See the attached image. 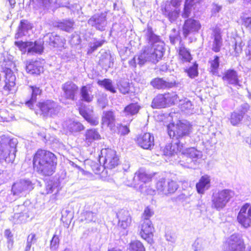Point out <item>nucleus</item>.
<instances>
[{"label":"nucleus","instance_id":"f257e3e1","mask_svg":"<svg viewBox=\"0 0 251 251\" xmlns=\"http://www.w3.org/2000/svg\"><path fill=\"white\" fill-rule=\"evenodd\" d=\"M144 32L149 45L144 47L137 58L138 64L140 66L147 62L157 63L161 59L164 52V43L153 33L152 28L148 27Z\"/></svg>","mask_w":251,"mask_h":251},{"label":"nucleus","instance_id":"f03ea898","mask_svg":"<svg viewBox=\"0 0 251 251\" xmlns=\"http://www.w3.org/2000/svg\"><path fill=\"white\" fill-rule=\"evenodd\" d=\"M33 163L34 170L38 173L50 176L55 172L57 159L52 152L39 150L34 156Z\"/></svg>","mask_w":251,"mask_h":251},{"label":"nucleus","instance_id":"7ed1b4c3","mask_svg":"<svg viewBox=\"0 0 251 251\" xmlns=\"http://www.w3.org/2000/svg\"><path fill=\"white\" fill-rule=\"evenodd\" d=\"M17 139L10 138L5 135L0 136V159L7 162H13L16 152Z\"/></svg>","mask_w":251,"mask_h":251},{"label":"nucleus","instance_id":"20e7f679","mask_svg":"<svg viewBox=\"0 0 251 251\" xmlns=\"http://www.w3.org/2000/svg\"><path fill=\"white\" fill-rule=\"evenodd\" d=\"M0 58V63L3 68L5 73V84L3 87V93L8 95L9 92L14 90L15 86L16 77L11 70V68L15 67V65L11 58L9 57H3Z\"/></svg>","mask_w":251,"mask_h":251},{"label":"nucleus","instance_id":"39448f33","mask_svg":"<svg viewBox=\"0 0 251 251\" xmlns=\"http://www.w3.org/2000/svg\"><path fill=\"white\" fill-rule=\"evenodd\" d=\"M167 129L170 137L178 140V142L189 136L192 131V126L186 121H179L176 125H169Z\"/></svg>","mask_w":251,"mask_h":251},{"label":"nucleus","instance_id":"423d86ee","mask_svg":"<svg viewBox=\"0 0 251 251\" xmlns=\"http://www.w3.org/2000/svg\"><path fill=\"white\" fill-rule=\"evenodd\" d=\"M230 189H223L214 192L211 197V207L218 211L223 209L234 196Z\"/></svg>","mask_w":251,"mask_h":251},{"label":"nucleus","instance_id":"0eeeda50","mask_svg":"<svg viewBox=\"0 0 251 251\" xmlns=\"http://www.w3.org/2000/svg\"><path fill=\"white\" fill-rule=\"evenodd\" d=\"M99 161L103 163L102 168L112 169L119 164V158L116 151L111 149H103L101 151Z\"/></svg>","mask_w":251,"mask_h":251},{"label":"nucleus","instance_id":"6e6552de","mask_svg":"<svg viewBox=\"0 0 251 251\" xmlns=\"http://www.w3.org/2000/svg\"><path fill=\"white\" fill-rule=\"evenodd\" d=\"M33 184L29 179H20L15 182L11 188L13 198L8 199L10 201L16 200L17 197L25 196L34 188Z\"/></svg>","mask_w":251,"mask_h":251},{"label":"nucleus","instance_id":"1a4fd4ad","mask_svg":"<svg viewBox=\"0 0 251 251\" xmlns=\"http://www.w3.org/2000/svg\"><path fill=\"white\" fill-rule=\"evenodd\" d=\"M179 97L175 93L159 94L152 101L151 106L154 108H161L170 106L177 102Z\"/></svg>","mask_w":251,"mask_h":251},{"label":"nucleus","instance_id":"9d476101","mask_svg":"<svg viewBox=\"0 0 251 251\" xmlns=\"http://www.w3.org/2000/svg\"><path fill=\"white\" fill-rule=\"evenodd\" d=\"M245 248L243 240L237 234H233L228 237L223 246L224 251H244Z\"/></svg>","mask_w":251,"mask_h":251},{"label":"nucleus","instance_id":"9b49d317","mask_svg":"<svg viewBox=\"0 0 251 251\" xmlns=\"http://www.w3.org/2000/svg\"><path fill=\"white\" fill-rule=\"evenodd\" d=\"M62 99L74 101L78 92V87L73 81H68L61 86Z\"/></svg>","mask_w":251,"mask_h":251},{"label":"nucleus","instance_id":"f8f14e48","mask_svg":"<svg viewBox=\"0 0 251 251\" xmlns=\"http://www.w3.org/2000/svg\"><path fill=\"white\" fill-rule=\"evenodd\" d=\"M237 219L244 228H247L251 226V204L246 203L241 207Z\"/></svg>","mask_w":251,"mask_h":251},{"label":"nucleus","instance_id":"ddd939ff","mask_svg":"<svg viewBox=\"0 0 251 251\" xmlns=\"http://www.w3.org/2000/svg\"><path fill=\"white\" fill-rule=\"evenodd\" d=\"M15 44L21 49L25 48L28 55L41 54L43 51V45L42 42H15Z\"/></svg>","mask_w":251,"mask_h":251},{"label":"nucleus","instance_id":"4468645a","mask_svg":"<svg viewBox=\"0 0 251 251\" xmlns=\"http://www.w3.org/2000/svg\"><path fill=\"white\" fill-rule=\"evenodd\" d=\"M38 107L44 116L47 117H51L55 115L60 110L58 104L50 100L39 102L38 104Z\"/></svg>","mask_w":251,"mask_h":251},{"label":"nucleus","instance_id":"2eb2a0df","mask_svg":"<svg viewBox=\"0 0 251 251\" xmlns=\"http://www.w3.org/2000/svg\"><path fill=\"white\" fill-rule=\"evenodd\" d=\"M141 237L148 242L152 241L154 230V227L150 220H141L139 226Z\"/></svg>","mask_w":251,"mask_h":251},{"label":"nucleus","instance_id":"dca6fc26","mask_svg":"<svg viewBox=\"0 0 251 251\" xmlns=\"http://www.w3.org/2000/svg\"><path fill=\"white\" fill-rule=\"evenodd\" d=\"M250 106L248 103H243L230 114L229 121L233 126L239 125L246 114L248 112Z\"/></svg>","mask_w":251,"mask_h":251},{"label":"nucleus","instance_id":"f3484780","mask_svg":"<svg viewBox=\"0 0 251 251\" xmlns=\"http://www.w3.org/2000/svg\"><path fill=\"white\" fill-rule=\"evenodd\" d=\"M106 17L105 13L96 14L89 19L88 24L98 30H104L107 25Z\"/></svg>","mask_w":251,"mask_h":251},{"label":"nucleus","instance_id":"a211bd4d","mask_svg":"<svg viewBox=\"0 0 251 251\" xmlns=\"http://www.w3.org/2000/svg\"><path fill=\"white\" fill-rule=\"evenodd\" d=\"M177 150L182 152L184 156H189L192 159H195L197 162H199V160L202 157L201 152L197 150L194 148H185L183 143L179 141L176 143Z\"/></svg>","mask_w":251,"mask_h":251},{"label":"nucleus","instance_id":"6ab92c4d","mask_svg":"<svg viewBox=\"0 0 251 251\" xmlns=\"http://www.w3.org/2000/svg\"><path fill=\"white\" fill-rule=\"evenodd\" d=\"M201 25L199 21L190 18L186 20L183 26V34L185 37L198 32Z\"/></svg>","mask_w":251,"mask_h":251},{"label":"nucleus","instance_id":"aec40b11","mask_svg":"<svg viewBox=\"0 0 251 251\" xmlns=\"http://www.w3.org/2000/svg\"><path fill=\"white\" fill-rule=\"evenodd\" d=\"M25 65L27 73L30 74L38 75L43 72V64L40 60H27Z\"/></svg>","mask_w":251,"mask_h":251},{"label":"nucleus","instance_id":"412c9836","mask_svg":"<svg viewBox=\"0 0 251 251\" xmlns=\"http://www.w3.org/2000/svg\"><path fill=\"white\" fill-rule=\"evenodd\" d=\"M118 219V226L123 229H126L131 223L130 214L126 210L121 209L116 214Z\"/></svg>","mask_w":251,"mask_h":251},{"label":"nucleus","instance_id":"4be33fe9","mask_svg":"<svg viewBox=\"0 0 251 251\" xmlns=\"http://www.w3.org/2000/svg\"><path fill=\"white\" fill-rule=\"evenodd\" d=\"M151 85L157 89H165L172 88L176 86L175 80H166L163 78L156 77L153 79L150 82Z\"/></svg>","mask_w":251,"mask_h":251},{"label":"nucleus","instance_id":"5701e85b","mask_svg":"<svg viewBox=\"0 0 251 251\" xmlns=\"http://www.w3.org/2000/svg\"><path fill=\"white\" fill-rule=\"evenodd\" d=\"M137 142L141 148L151 150L154 146V137L149 133H146L138 138Z\"/></svg>","mask_w":251,"mask_h":251},{"label":"nucleus","instance_id":"b1692460","mask_svg":"<svg viewBox=\"0 0 251 251\" xmlns=\"http://www.w3.org/2000/svg\"><path fill=\"white\" fill-rule=\"evenodd\" d=\"M203 0H185L184 7L181 16L183 18H188L191 14L192 8H197Z\"/></svg>","mask_w":251,"mask_h":251},{"label":"nucleus","instance_id":"393cba45","mask_svg":"<svg viewBox=\"0 0 251 251\" xmlns=\"http://www.w3.org/2000/svg\"><path fill=\"white\" fill-rule=\"evenodd\" d=\"M100 135L98 130L91 128L86 130L84 134V141L85 144L89 146L95 141L100 139Z\"/></svg>","mask_w":251,"mask_h":251},{"label":"nucleus","instance_id":"a878e982","mask_svg":"<svg viewBox=\"0 0 251 251\" xmlns=\"http://www.w3.org/2000/svg\"><path fill=\"white\" fill-rule=\"evenodd\" d=\"M178 7L173 6L171 4H166L165 7L164 14L171 23L175 22L179 16V10Z\"/></svg>","mask_w":251,"mask_h":251},{"label":"nucleus","instance_id":"bb28decb","mask_svg":"<svg viewBox=\"0 0 251 251\" xmlns=\"http://www.w3.org/2000/svg\"><path fill=\"white\" fill-rule=\"evenodd\" d=\"M210 178L207 175L202 176L198 183L196 184V188L199 194H204L205 190H208L210 186Z\"/></svg>","mask_w":251,"mask_h":251},{"label":"nucleus","instance_id":"cd10ccee","mask_svg":"<svg viewBox=\"0 0 251 251\" xmlns=\"http://www.w3.org/2000/svg\"><path fill=\"white\" fill-rule=\"evenodd\" d=\"M223 80L229 84L234 86L239 84L237 72L233 70H228L226 71L223 77Z\"/></svg>","mask_w":251,"mask_h":251},{"label":"nucleus","instance_id":"c85d7f7f","mask_svg":"<svg viewBox=\"0 0 251 251\" xmlns=\"http://www.w3.org/2000/svg\"><path fill=\"white\" fill-rule=\"evenodd\" d=\"M102 124L110 128L115 126V117L112 111H103L102 116Z\"/></svg>","mask_w":251,"mask_h":251},{"label":"nucleus","instance_id":"c756f323","mask_svg":"<svg viewBox=\"0 0 251 251\" xmlns=\"http://www.w3.org/2000/svg\"><path fill=\"white\" fill-rule=\"evenodd\" d=\"M31 28L32 26L28 21L25 20H21L18 26V31L15 34V38L18 39L26 35L28 30L31 29Z\"/></svg>","mask_w":251,"mask_h":251},{"label":"nucleus","instance_id":"7c9ffc66","mask_svg":"<svg viewBox=\"0 0 251 251\" xmlns=\"http://www.w3.org/2000/svg\"><path fill=\"white\" fill-rule=\"evenodd\" d=\"M140 108V106L137 103H130L125 107L122 112L123 116L129 118L131 122L132 120L131 117L137 114Z\"/></svg>","mask_w":251,"mask_h":251},{"label":"nucleus","instance_id":"2f4dec72","mask_svg":"<svg viewBox=\"0 0 251 251\" xmlns=\"http://www.w3.org/2000/svg\"><path fill=\"white\" fill-rule=\"evenodd\" d=\"M136 179L139 180L142 182V184H147L151 180V177L150 175H148L144 171L140 170L135 174V176L133 177V183H131V186L135 187L136 184L135 181Z\"/></svg>","mask_w":251,"mask_h":251},{"label":"nucleus","instance_id":"473e14b6","mask_svg":"<svg viewBox=\"0 0 251 251\" xmlns=\"http://www.w3.org/2000/svg\"><path fill=\"white\" fill-rule=\"evenodd\" d=\"M213 36L214 41L212 46V50L215 52L220 51L222 46V38L221 31L218 28H215L213 31Z\"/></svg>","mask_w":251,"mask_h":251},{"label":"nucleus","instance_id":"72a5a7b5","mask_svg":"<svg viewBox=\"0 0 251 251\" xmlns=\"http://www.w3.org/2000/svg\"><path fill=\"white\" fill-rule=\"evenodd\" d=\"M178 59L183 63L189 62L192 59L190 50L182 45H180L179 47Z\"/></svg>","mask_w":251,"mask_h":251},{"label":"nucleus","instance_id":"f704fd0d","mask_svg":"<svg viewBox=\"0 0 251 251\" xmlns=\"http://www.w3.org/2000/svg\"><path fill=\"white\" fill-rule=\"evenodd\" d=\"M32 94L30 99L25 102V105L30 109L33 107L34 103L36 102L37 96L41 95L42 90L36 86H31Z\"/></svg>","mask_w":251,"mask_h":251},{"label":"nucleus","instance_id":"c9c22d12","mask_svg":"<svg viewBox=\"0 0 251 251\" xmlns=\"http://www.w3.org/2000/svg\"><path fill=\"white\" fill-rule=\"evenodd\" d=\"M75 22L72 20H63L56 23L55 25L59 29L66 32H71L74 29Z\"/></svg>","mask_w":251,"mask_h":251},{"label":"nucleus","instance_id":"e433bc0d","mask_svg":"<svg viewBox=\"0 0 251 251\" xmlns=\"http://www.w3.org/2000/svg\"><path fill=\"white\" fill-rule=\"evenodd\" d=\"M179 101V106L180 108L182 111L186 113H189L193 109V105L190 100L187 98L180 100L179 98L177 99V101Z\"/></svg>","mask_w":251,"mask_h":251},{"label":"nucleus","instance_id":"4c0bfd02","mask_svg":"<svg viewBox=\"0 0 251 251\" xmlns=\"http://www.w3.org/2000/svg\"><path fill=\"white\" fill-rule=\"evenodd\" d=\"M90 88L83 86L80 89V95L81 100L87 102H90L93 100V96L91 94Z\"/></svg>","mask_w":251,"mask_h":251},{"label":"nucleus","instance_id":"58836bf2","mask_svg":"<svg viewBox=\"0 0 251 251\" xmlns=\"http://www.w3.org/2000/svg\"><path fill=\"white\" fill-rule=\"evenodd\" d=\"M183 160L181 161V165L188 168L195 169L200 162H197L195 159H192L189 156H184L183 154Z\"/></svg>","mask_w":251,"mask_h":251},{"label":"nucleus","instance_id":"ea45409f","mask_svg":"<svg viewBox=\"0 0 251 251\" xmlns=\"http://www.w3.org/2000/svg\"><path fill=\"white\" fill-rule=\"evenodd\" d=\"M98 84L99 85L103 87L106 90L113 93H115L116 92L112 84V80L109 79L105 78L102 80H99Z\"/></svg>","mask_w":251,"mask_h":251},{"label":"nucleus","instance_id":"a19ab883","mask_svg":"<svg viewBox=\"0 0 251 251\" xmlns=\"http://www.w3.org/2000/svg\"><path fill=\"white\" fill-rule=\"evenodd\" d=\"M67 128L71 132H78L84 129L83 126L80 123L70 121L67 125Z\"/></svg>","mask_w":251,"mask_h":251},{"label":"nucleus","instance_id":"79ce46f5","mask_svg":"<svg viewBox=\"0 0 251 251\" xmlns=\"http://www.w3.org/2000/svg\"><path fill=\"white\" fill-rule=\"evenodd\" d=\"M167 180H165L164 178L160 179L156 183L157 191L161 194L166 195L167 192H166V190H167Z\"/></svg>","mask_w":251,"mask_h":251},{"label":"nucleus","instance_id":"37998d69","mask_svg":"<svg viewBox=\"0 0 251 251\" xmlns=\"http://www.w3.org/2000/svg\"><path fill=\"white\" fill-rule=\"evenodd\" d=\"M167 180H165L164 178L160 179L156 183L157 191L161 194L166 195L167 192H166V190H167Z\"/></svg>","mask_w":251,"mask_h":251},{"label":"nucleus","instance_id":"c03bdc74","mask_svg":"<svg viewBox=\"0 0 251 251\" xmlns=\"http://www.w3.org/2000/svg\"><path fill=\"white\" fill-rule=\"evenodd\" d=\"M57 184L54 181L50 180H49L46 185V190L45 192L42 193V194L46 195L50 193H52L54 191L58 192V189L57 188Z\"/></svg>","mask_w":251,"mask_h":251},{"label":"nucleus","instance_id":"a18cd8bd","mask_svg":"<svg viewBox=\"0 0 251 251\" xmlns=\"http://www.w3.org/2000/svg\"><path fill=\"white\" fill-rule=\"evenodd\" d=\"M128 250L129 251H145V249L141 242L134 241L129 244Z\"/></svg>","mask_w":251,"mask_h":251},{"label":"nucleus","instance_id":"49530a36","mask_svg":"<svg viewBox=\"0 0 251 251\" xmlns=\"http://www.w3.org/2000/svg\"><path fill=\"white\" fill-rule=\"evenodd\" d=\"M138 189L142 193L147 195H153L155 194V190L146 184H140Z\"/></svg>","mask_w":251,"mask_h":251},{"label":"nucleus","instance_id":"de8ad7c7","mask_svg":"<svg viewBox=\"0 0 251 251\" xmlns=\"http://www.w3.org/2000/svg\"><path fill=\"white\" fill-rule=\"evenodd\" d=\"M48 36L49 37L48 42L49 43L50 45L53 47H57L61 43V39L58 35L50 34H48Z\"/></svg>","mask_w":251,"mask_h":251},{"label":"nucleus","instance_id":"09e8293b","mask_svg":"<svg viewBox=\"0 0 251 251\" xmlns=\"http://www.w3.org/2000/svg\"><path fill=\"white\" fill-rule=\"evenodd\" d=\"M209 63L210 64L211 72L213 74H215L219 67V57L217 55H215L213 57V59L211 58L210 59Z\"/></svg>","mask_w":251,"mask_h":251},{"label":"nucleus","instance_id":"8fccbe9b","mask_svg":"<svg viewBox=\"0 0 251 251\" xmlns=\"http://www.w3.org/2000/svg\"><path fill=\"white\" fill-rule=\"evenodd\" d=\"M167 189L166 195L169 194L174 193L178 188V185L176 183L172 180H167Z\"/></svg>","mask_w":251,"mask_h":251},{"label":"nucleus","instance_id":"3c124183","mask_svg":"<svg viewBox=\"0 0 251 251\" xmlns=\"http://www.w3.org/2000/svg\"><path fill=\"white\" fill-rule=\"evenodd\" d=\"M180 39L179 36V32L176 30L175 28H173L171 30V33L170 35V40L171 43L173 45H175L177 42L179 41Z\"/></svg>","mask_w":251,"mask_h":251},{"label":"nucleus","instance_id":"603ef678","mask_svg":"<svg viewBox=\"0 0 251 251\" xmlns=\"http://www.w3.org/2000/svg\"><path fill=\"white\" fill-rule=\"evenodd\" d=\"M198 64L195 63L191 67H189L186 70V72L190 77L193 78L198 75Z\"/></svg>","mask_w":251,"mask_h":251},{"label":"nucleus","instance_id":"864d4df0","mask_svg":"<svg viewBox=\"0 0 251 251\" xmlns=\"http://www.w3.org/2000/svg\"><path fill=\"white\" fill-rule=\"evenodd\" d=\"M36 240V235L34 233L29 234L27 238L25 251H29L30 250L32 244H34Z\"/></svg>","mask_w":251,"mask_h":251},{"label":"nucleus","instance_id":"5fc2aeb1","mask_svg":"<svg viewBox=\"0 0 251 251\" xmlns=\"http://www.w3.org/2000/svg\"><path fill=\"white\" fill-rule=\"evenodd\" d=\"M105 42V40H101L99 41H97L93 43L90 44V49L88 50V53H91L94 51L96 50L98 48L101 47L103 43Z\"/></svg>","mask_w":251,"mask_h":251},{"label":"nucleus","instance_id":"6e6d98bb","mask_svg":"<svg viewBox=\"0 0 251 251\" xmlns=\"http://www.w3.org/2000/svg\"><path fill=\"white\" fill-rule=\"evenodd\" d=\"M85 220L88 222H96L97 220L96 214L91 211H87L84 213Z\"/></svg>","mask_w":251,"mask_h":251},{"label":"nucleus","instance_id":"4d7b16f0","mask_svg":"<svg viewBox=\"0 0 251 251\" xmlns=\"http://www.w3.org/2000/svg\"><path fill=\"white\" fill-rule=\"evenodd\" d=\"M154 214L153 211L149 207L145 208L144 212L142 215V220H150V218Z\"/></svg>","mask_w":251,"mask_h":251},{"label":"nucleus","instance_id":"13d9d810","mask_svg":"<svg viewBox=\"0 0 251 251\" xmlns=\"http://www.w3.org/2000/svg\"><path fill=\"white\" fill-rule=\"evenodd\" d=\"M164 154L166 156H173L176 152L175 151V147L170 145H167L164 149Z\"/></svg>","mask_w":251,"mask_h":251},{"label":"nucleus","instance_id":"bf43d9fd","mask_svg":"<svg viewBox=\"0 0 251 251\" xmlns=\"http://www.w3.org/2000/svg\"><path fill=\"white\" fill-rule=\"evenodd\" d=\"M192 248L194 251H203L201 240L197 239L195 240L192 245Z\"/></svg>","mask_w":251,"mask_h":251},{"label":"nucleus","instance_id":"052dcab7","mask_svg":"<svg viewBox=\"0 0 251 251\" xmlns=\"http://www.w3.org/2000/svg\"><path fill=\"white\" fill-rule=\"evenodd\" d=\"M59 243L58 236L55 234L53 235L50 241V249L51 250H56L58 248Z\"/></svg>","mask_w":251,"mask_h":251},{"label":"nucleus","instance_id":"680f3d73","mask_svg":"<svg viewBox=\"0 0 251 251\" xmlns=\"http://www.w3.org/2000/svg\"><path fill=\"white\" fill-rule=\"evenodd\" d=\"M10 178V176L7 171H2L0 173V183L6 182Z\"/></svg>","mask_w":251,"mask_h":251},{"label":"nucleus","instance_id":"e2e57ef3","mask_svg":"<svg viewBox=\"0 0 251 251\" xmlns=\"http://www.w3.org/2000/svg\"><path fill=\"white\" fill-rule=\"evenodd\" d=\"M40 7H48L52 2L53 0H36Z\"/></svg>","mask_w":251,"mask_h":251},{"label":"nucleus","instance_id":"0e129e2a","mask_svg":"<svg viewBox=\"0 0 251 251\" xmlns=\"http://www.w3.org/2000/svg\"><path fill=\"white\" fill-rule=\"evenodd\" d=\"M222 10V6L218 5L216 3H213L212 4V8L211 10V13L212 15H216Z\"/></svg>","mask_w":251,"mask_h":251},{"label":"nucleus","instance_id":"69168bd1","mask_svg":"<svg viewBox=\"0 0 251 251\" xmlns=\"http://www.w3.org/2000/svg\"><path fill=\"white\" fill-rule=\"evenodd\" d=\"M242 25L247 28H251V18L244 17L242 18Z\"/></svg>","mask_w":251,"mask_h":251},{"label":"nucleus","instance_id":"338daca9","mask_svg":"<svg viewBox=\"0 0 251 251\" xmlns=\"http://www.w3.org/2000/svg\"><path fill=\"white\" fill-rule=\"evenodd\" d=\"M244 44L242 45V43L241 42L238 43L237 41L236 42L234 47V50L236 54H238L240 53L242 50V47Z\"/></svg>","mask_w":251,"mask_h":251},{"label":"nucleus","instance_id":"774afa93","mask_svg":"<svg viewBox=\"0 0 251 251\" xmlns=\"http://www.w3.org/2000/svg\"><path fill=\"white\" fill-rule=\"evenodd\" d=\"M119 131L121 134L126 135L129 133V128L126 126H120Z\"/></svg>","mask_w":251,"mask_h":251}]
</instances>
